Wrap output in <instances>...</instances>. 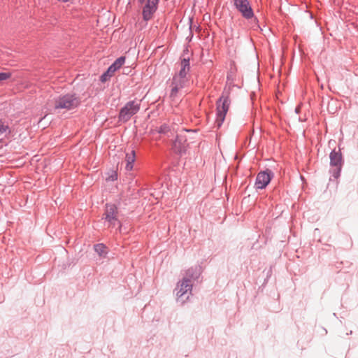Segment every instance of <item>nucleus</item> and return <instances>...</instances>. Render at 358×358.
Here are the masks:
<instances>
[{
  "instance_id": "1",
  "label": "nucleus",
  "mask_w": 358,
  "mask_h": 358,
  "mask_svg": "<svg viewBox=\"0 0 358 358\" xmlns=\"http://www.w3.org/2000/svg\"><path fill=\"white\" fill-rule=\"evenodd\" d=\"M80 103L79 99L76 95L67 94L55 99V109H67L77 107Z\"/></svg>"
},
{
  "instance_id": "2",
  "label": "nucleus",
  "mask_w": 358,
  "mask_h": 358,
  "mask_svg": "<svg viewBox=\"0 0 358 358\" xmlns=\"http://www.w3.org/2000/svg\"><path fill=\"white\" fill-rule=\"evenodd\" d=\"M231 101L229 96L222 95L217 102V117L215 124L220 127L225 119V115L229 108Z\"/></svg>"
},
{
  "instance_id": "3",
  "label": "nucleus",
  "mask_w": 358,
  "mask_h": 358,
  "mask_svg": "<svg viewBox=\"0 0 358 358\" xmlns=\"http://www.w3.org/2000/svg\"><path fill=\"white\" fill-rule=\"evenodd\" d=\"M140 103L135 101L128 102L121 110L119 114V120L121 122L128 121L131 117L139 110Z\"/></svg>"
},
{
  "instance_id": "4",
  "label": "nucleus",
  "mask_w": 358,
  "mask_h": 358,
  "mask_svg": "<svg viewBox=\"0 0 358 358\" xmlns=\"http://www.w3.org/2000/svg\"><path fill=\"white\" fill-rule=\"evenodd\" d=\"M233 2L234 6L243 17L246 19H250L253 17L254 13L248 0H233Z\"/></svg>"
},
{
  "instance_id": "5",
  "label": "nucleus",
  "mask_w": 358,
  "mask_h": 358,
  "mask_svg": "<svg viewBox=\"0 0 358 358\" xmlns=\"http://www.w3.org/2000/svg\"><path fill=\"white\" fill-rule=\"evenodd\" d=\"M141 3H143L145 0H138ZM159 0H146L145 5L143 9V17L145 20L151 19L153 13L156 11Z\"/></svg>"
},
{
  "instance_id": "6",
  "label": "nucleus",
  "mask_w": 358,
  "mask_h": 358,
  "mask_svg": "<svg viewBox=\"0 0 358 358\" xmlns=\"http://www.w3.org/2000/svg\"><path fill=\"white\" fill-rule=\"evenodd\" d=\"M117 207L115 204L107 203L103 219H105L110 224L114 225L117 220Z\"/></svg>"
},
{
  "instance_id": "7",
  "label": "nucleus",
  "mask_w": 358,
  "mask_h": 358,
  "mask_svg": "<svg viewBox=\"0 0 358 358\" xmlns=\"http://www.w3.org/2000/svg\"><path fill=\"white\" fill-rule=\"evenodd\" d=\"M192 285L190 283V280L186 278H185L178 285L176 288L177 292L176 296L177 299H181L182 303L185 302V300L182 299V297L187 295L186 299H188L189 295L187 294L188 291H191Z\"/></svg>"
},
{
  "instance_id": "8",
  "label": "nucleus",
  "mask_w": 358,
  "mask_h": 358,
  "mask_svg": "<svg viewBox=\"0 0 358 358\" xmlns=\"http://www.w3.org/2000/svg\"><path fill=\"white\" fill-rule=\"evenodd\" d=\"M273 174L271 171L266 170L258 173L255 185L257 189H264L270 182Z\"/></svg>"
},
{
  "instance_id": "9",
  "label": "nucleus",
  "mask_w": 358,
  "mask_h": 358,
  "mask_svg": "<svg viewBox=\"0 0 358 358\" xmlns=\"http://www.w3.org/2000/svg\"><path fill=\"white\" fill-rule=\"evenodd\" d=\"M187 137L183 134L177 136L176 139L173 143V150L178 153H182L186 151L188 143H187Z\"/></svg>"
},
{
  "instance_id": "10",
  "label": "nucleus",
  "mask_w": 358,
  "mask_h": 358,
  "mask_svg": "<svg viewBox=\"0 0 358 358\" xmlns=\"http://www.w3.org/2000/svg\"><path fill=\"white\" fill-rule=\"evenodd\" d=\"M125 57H120L117 59L114 63L110 66L106 73L101 76L102 80H105L106 76H112L117 70L122 67L125 62Z\"/></svg>"
},
{
  "instance_id": "11",
  "label": "nucleus",
  "mask_w": 358,
  "mask_h": 358,
  "mask_svg": "<svg viewBox=\"0 0 358 358\" xmlns=\"http://www.w3.org/2000/svg\"><path fill=\"white\" fill-rule=\"evenodd\" d=\"M180 70L178 74L176 76L183 77L186 78V75L189 70V59L184 58L181 60L180 62Z\"/></svg>"
},
{
  "instance_id": "12",
  "label": "nucleus",
  "mask_w": 358,
  "mask_h": 358,
  "mask_svg": "<svg viewBox=\"0 0 358 358\" xmlns=\"http://www.w3.org/2000/svg\"><path fill=\"white\" fill-rule=\"evenodd\" d=\"M136 160V154L134 150H131L130 152L126 154L125 161L127 162L126 169L127 171H131L133 169V164Z\"/></svg>"
},
{
  "instance_id": "13",
  "label": "nucleus",
  "mask_w": 358,
  "mask_h": 358,
  "mask_svg": "<svg viewBox=\"0 0 358 358\" xmlns=\"http://www.w3.org/2000/svg\"><path fill=\"white\" fill-rule=\"evenodd\" d=\"M331 164L333 166H340L341 162V155L335 151H332L330 154Z\"/></svg>"
},
{
  "instance_id": "14",
  "label": "nucleus",
  "mask_w": 358,
  "mask_h": 358,
  "mask_svg": "<svg viewBox=\"0 0 358 358\" xmlns=\"http://www.w3.org/2000/svg\"><path fill=\"white\" fill-rule=\"evenodd\" d=\"M94 250L101 257H105L107 254L106 248L103 244L95 245Z\"/></svg>"
},
{
  "instance_id": "15",
  "label": "nucleus",
  "mask_w": 358,
  "mask_h": 358,
  "mask_svg": "<svg viewBox=\"0 0 358 358\" xmlns=\"http://www.w3.org/2000/svg\"><path fill=\"white\" fill-rule=\"evenodd\" d=\"M187 82V78L175 76L173 78V84H177L180 87H183Z\"/></svg>"
},
{
  "instance_id": "16",
  "label": "nucleus",
  "mask_w": 358,
  "mask_h": 358,
  "mask_svg": "<svg viewBox=\"0 0 358 358\" xmlns=\"http://www.w3.org/2000/svg\"><path fill=\"white\" fill-rule=\"evenodd\" d=\"M181 88L182 87H180V86H178L177 84H173L172 82V89L170 94L171 98H175L177 95V93Z\"/></svg>"
},
{
  "instance_id": "17",
  "label": "nucleus",
  "mask_w": 358,
  "mask_h": 358,
  "mask_svg": "<svg viewBox=\"0 0 358 358\" xmlns=\"http://www.w3.org/2000/svg\"><path fill=\"white\" fill-rule=\"evenodd\" d=\"M12 76L10 71L0 72V81L9 79Z\"/></svg>"
},
{
  "instance_id": "18",
  "label": "nucleus",
  "mask_w": 358,
  "mask_h": 358,
  "mask_svg": "<svg viewBox=\"0 0 358 358\" xmlns=\"http://www.w3.org/2000/svg\"><path fill=\"white\" fill-rule=\"evenodd\" d=\"M8 126L5 125L2 122H0V134H2L6 131Z\"/></svg>"
},
{
  "instance_id": "19",
  "label": "nucleus",
  "mask_w": 358,
  "mask_h": 358,
  "mask_svg": "<svg viewBox=\"0 0 358 358\" xmlns=\"http://www.w3.org/2000/svg\"><path fill=\"white\" fill-rule=\"evenodd\" d=\"M116 179H117V174L115 172H113L112 175L107 180H115Z\"/></svg>"
},
{
  "instance_id": "20",
  "label": "nucleus",
  "mask_w": 358,
  "mask_h": 358,
  "mask_svg": "<svg viewBox=\"0 0 358 358\" xmlns=\"http://www.w3.org/2000/svg\"><path fill=\"white\" fill-rule=\"evenodd\" d=\"M192 269H189L187 271V275H191L192 276Z\"/></svg>"
}]
</instances>
